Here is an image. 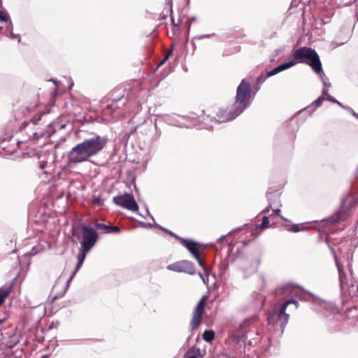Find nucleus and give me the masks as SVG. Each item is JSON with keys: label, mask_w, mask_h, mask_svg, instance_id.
Returning <instances> with one entry per match:
<instances>
[{"label": "nucleus", "mask_w": 358, "mask_h": 358, "mask_svg": "<svg viewBox=\"0 0 358 358\" xmlns=\"http://www.w3.org/2000/svg\"><path fill=\"white\" fill-rule=\"evenodd\" d=\"M250 83H247L245 80H243L237 89L235 110L233 113H227L225 111H220L222 115H218V121H230L239 115L248 106L247 101L250 96Z\"/></svg>", "instance_id": "1"}, {"label": "nucleus", "mask_w": 358, "mask_h": 358, "mask_svg": "<svg viewBox=\"0 0 358 358\" xmlns=\"http://www.w3.org/2000/svg\"><path fill=\"white\" fill-rule=\"evenodd\" d=\"M293 56L300 62L310 65L315 72L320 74L322 77L323 72L321 62L315 50L308 47H301L294 51Z\"/></svg>", "instance_id": "2"}, {"label": "nucleus", "mask_w": 358, "mask_h": 358, "mask_svg": "<svg viewBox=\"0 0 358 358\" xmlns=\"http://www.w3.org/2000/svg\"><path fill=\"white\" fill-rule=\"evenodd\" d=\"M95 156L88 148L84 141L73 147L69 152L68 162L69 164H79L87 161L90 157Z\"/></svg>", "instance_id": "3"}, {"label": "nucleus", "mask_w": 358, "mask_h": 358, "mask_svg": "<svg viewBox=\"0 0 358 358\" xmlns=\"http://www.w3.org/2000/svg\"><path fill=\"white\" fill-rule=\"evenodd\" d=\"M83 241L81 242V250L89 252L95 245L98 235L96 231L92 227L83 226Z\"/></svg>", "instance_id": "4"}, {"label": "nucleus", "mask_w": 358, "mask_h": 358, "mask_svg": "<svg viewBox=\"0 0 358 358\" xmlns=\"http://www.w3.org/2000/svg\"><path fill=\"white\" fill-rule=\"evenodd\" d=\"M113 202L116 205L132 212H137L138 210V206L132 194H124L115 196L113 198Z\"/></svg>", "instance_id": "5"}, {"label": "nucleus", "mask_w": 358, "mask_h": 358, "mask_svg": "<svg viewBox=\"0 0 358 358\" xmlns=\"http://www.w3.org/2000/svg\"><path fill=\"white\" fill-rule=\"evenodd\" d=\"M87 144L88 148L94 155H98L106 146L108 139L106 137L95 136L90 138L83 141Z\"/></svg>", "instance_id": "6"}, {"label": "nucleus", "mask_w": 358, "mask_h": 358, "mask_svg": "<svg viewBox=\"0 0 358 358\" xmlns=\"http://www.w3.org/2000/svg\"><path fill=\"white\" fill-rule=\"evenodd\" d=\"M167 268L171 271L176 272H184L190 275L194 274V264L187 260L178 262L167 266Z\"/></svg>", "instance_id": "7"}, {"label": "nucleus", "mask_w": 358, "mask_h": 358, "mask_svg": "<svg viewBox=\"0 0 358 358\" xmlns=\"http://www.w3.org/2000/svg\"><path fill=\"white\" fill-rule=\"evenodd\" d=\"M205 305H206V299L203 296L199 300V301L198 302V303L195 308V310L194 312V315H193V317L192 320V324H191L192 329L197 328L199 327V325L200 324L201 318V316H202L203 310H204Z\"/></svg>", "instance_id": "8"}, {"label": "nucleus", "mask_w": 358, "mask_h": 358, "mask_svg": "<svg viewBox=\"0 0 358 358\" xmlns=\"http://www.w3.org/2000/svg\"><path fill=\"white\" fill-rule=\"evenodd\" d=\"M293 304L294 305V308L296 309L298 307V302L294 299L288 300L285 302L280 309V311L278 315V320L280 322V327L283 329L285 327L286 324L289 320V315L286 314L285 310L286 308L289 306Z\"/></svg>", "instance_id": "9"}, {"label": "nucleus", "mask_w": 358, "mask_h": 358, "mask_svg": "<svg viewBox=\"0 0 358 358\" xmlns=\"http://www.w3.org/2000/svg\"><path fill=\"white\" fill-rule=\"evenodd\" d=\"M182 243L183 245L189 251V252L194 256V258H198L199 255V250L201 246L198 243L192 240L182 239Z\"/></svg>", "instance_id": "10"}, {"label": "nucleus", "mask_w": 358, "mask_h": 358, "mask_svg": "<svg viewBox=\"0 0 358 358\" xmlns=\"http://www.w3.org/2000/svg\"><path fill=\"white\" fill-rule=\"evenodd\" d=\"M331 251H332V253H333V255H334V259L336 262V266H337V268L338 271L341 286V287H343V285L345 284H346L345 273L344 272L343 266L339 263V262L337 259L335 251L333 249H331Z\"/></svg>", "instance_id": "11"}, {"label": "nucleus", "mask_w": 358, "mask_h": 358, "mask_svg": "<svg viewBox=\"0 0 358 358\" xmlns=\"http://www.w3.org/2000/svg\"><path fill=\"white\" fill-rule=\"evenodd\" d=\"M295 64V62L293 61H290L288 62H285L281 65H279L278 66L274 68L273 70H271L270 72L268 73V75L269 76H273L277 74L278 73L285 70Z\"/></svg>", "instance_id": "12"}, {"label": "nucleus", "mask_w": 358, "mask_h": 358, "mask_svg": "<svg viewBox=\"0 0 358 358\" xmlns=\"http://www.w3.org/2000/svg\"><path fill=\"white\" fill-rule=\"evenodd\" d=\"M12 289L11 286H5L0 288V306L3 304L5 299L9 295Z\"/></svg>", "instance_id": "13"}, {"label": "nucleus", "mask_w": 358, "mask_h": 358, "mask_svg": "<svg viewBox=\"0 0 358 358\" xmlns=\"http://www.w3.org/2000/svg\"><path fill=\"white\" fill-rule=\"evenodd\" d=\"M203 338L204 341H207V342H210L213 340L214 338V336H215V334H214V332L213 331H210V330H206L203 333Z\"/></svg>", "instance_id": "14"}, {"label": "nucleus", "mask_w": 358, "mask_h": 358, "mask_svg": "<svg viewBox=\"0 0 358 358\" xmlns=\"http://www.w3.org/2000/svg\"><path fill=\"white\" fill-rule=\"evenodd\" d=\"M0 21L5 22L9 21V16L6 12L0 11Z\"/></svg>", "instance_id": "15"}, {"label": "nucleus", "mask_w": 358, "mask_h": 358, "mask_svg": "<svg viewBox=\"0 0 358 358\" xmlns=\"http://www.w3.org/2000/svg\"><path fill=\"white\" fill-rule=\"evenodd\" d=\"M82 264H83V262H80V261L78 260V264H77V265H76V270H75V271L73 273V274L71 275V276L69 278V279L68 280L67 282H69L72 280V278H73V276H74L75 273L78 271V269H79V268H80V267L82 266Z\"/></svg>", "instance_id": "16"}, {"label": "nucleus", "mask_w": 358, "mask_h": 358, "mask_svg": "<svg viewBox=\"0 0 358 358\" xmlns=\"http://www.w3.org/2000/svg\"><path fill=\"white\" fill-rule=\"evenodd\" d=\"M95 227L99 229L108 230V229H109V226H107L104 224L98 223V222L95 223Z\"/></svg>", "instance_id": "17"}, {"label": "nucleus", "mask_w": 358, "mask_h": 358, "mask_svg": "<svg viewBox=\"0 0 358 358\" xmlns=\"http://www.w3.org/2000/svg\"><path fill=\"white\" fill-rule=\"evenodd\" d=\"M88 252H85V250H80V255L79 256V259L78 260L81 262L83 263L84 262V259L85 258V256H86V254Z\"/></svg>", "instance_id": "18"}, {"label": "nucleus", "mask_w": 358, "mask_h": 358, "mask_svg": "<svg viewBox=\"0 0 358 358\" xmlns=\"http://www.w3.org/2000/svg\"><path fill=\"white\" fill-rule=\"evenodd\" d=\"M268 223H269L268 218L267 217H264L263 220H262V224H261V226H262V227L266 228V227H267V226H268Z\"/></svg>", "instance_id": "19"}, {"label": "nucleus", "mask_w": 358, "mask_h": 358, "mask_svg": "<svg viewBox=\"0 0 358 358\" xmlns=\"http://www.w3.org/2000/svg\"><path fill=\"white\" fill-rule=\"evenodd\" d=\"M324 101V98H322V96H320L315 101V105L316 107H319L321 106V104Z\"/></svg>", "instance_id": "20"}, {"label": "nucleus", "mask_w": 358, "mask_h": 358, "mask_svg": "<svg viewBox=\"0 0 358 358\" xmlns=\"http://www.w3.org/2000/svg\"><path fill=\"white\" fill-rule=\"evenodd\" d=\"M93 203L98 206H101L103 204V200L100 198H94L93 199Z\"/></svg>", "instance_id": "21"}, {"label": "nucleus", "mask_w": 358, "mask_h": 358, "mask_svg": "<svg viewBox=\"0 0 358 358\" xmlns=\"http://www.w3.org/2000/svg\"><path fill=\"white\" fill-rule=\"evenodd\" d=\"M109 231L114 232V233H119L120 229L117 227H110L108 230Z\"/></svg>", "instance_id": "22"}, {"label": "nucleus", "mask_w": 358, "mask_h": 358, "mask_svg": "<svg viewBox=\"0 0 358 358\" xmlns=\"http://www.w3.org/2000/svg\"><path fill=\"white\" fill-rule=\"evenodd\" d=\"M303 229L300 228V227L299 225H294L292 227L291 231H294V232H298L301 230H302Z\"/></svg>", "instance_id": "23"}, {"label": "nucleus", "mask_w": 358, "mask_h": 358, "mask_svg": "<svg viewBox=\"0 0 358 358\" xmlns=\"http://www.w3.org/2000/svg\"><path fill=\"white\" fill-rule=\"evenodd\" d=\"M171 53H172V52L169 51L167 53V55H166V57L163 59V60L159 63V66L162 65L166 62V60L169 58V57L171 55Z\"/></svg>", "instance_id": "24"}, {"label": "nucleus", "mask_w": 358, "mask_h": 358, "mask_svg": "<svg viewBox=\"0 0 358 358\" xmlns=\"http://www.w3.org/2000/svg\"><path fill=\"white\" fill-rule=\"evenodd\" d=\"M171 53H172V52L169 51L167 53V55H166V57L163 59V60L159 63V66L162 65L166 62V60L169 58V57L171 55Z\"/></svg>", "instance_id": "25"}, {"label": "nucleus", "mask_w": 358, "mask_h": 358, "mask_svg": "<svg viewBox=\"0 0 358 358\" xmlns=\"http://www.w3.org/2000/svg\"><path fill=\"white\" fill-rule=\"evenodd\" d=\"M327 99L331 101H332V102H334V103H336L338 105H339L341 107H343V105L340 102H338L336 99H332L329 95V97L327 98Z\"/></svg>", "instance_id": "26"}, {"label": "nucleus", "mask_w": 358, "mask_h": 358, "mask_svg": "<svg viewBox=\"0 0 358 358\" xmlns=\"http://www.w3.org/2000/svg\"><path fill=\"white\" fill-rule=\"evenodd\" d=\"M10 37L13 38H17L18 41L20 42V36L19 35H17V34H14L13 33L10 32Z\"/></svg>", "instance_id": "27"}, {"label": "nucleus", "mask_w": 358, "mask_h": 358, "mask_svg": "<svg viewBox=\"0 0 358 358\" xmlns=\"http://www.w3.org/2000/svg\"><path fill=\"white\" fill-rule=\"evenodd\" d=\"M195 259L197 260V262H198V263H199V266H201V267H203V262L201 260V259H200V257H199V255L198 256V258H195Z\"/></svg>", "instance_id": "28"}, {"label": "nucleus", "mask_w": 358, "mask_h": 358, "mask_svg": "<svg viewBox=\"0 0 358 358\" xmlns=\"http://www.w3.org/2000/svg\"><path fill=\"white\" fill-rule=\"evenodd\" d=\"M187 358H201L199 355V354L198 355H189Z\"/></svg>", "instance_id": "29"}, {"label": "nucleus", "mask_w": 358, "mask_h": 358, "mask_svg": "<svg viewBox=\"0 0 358 358\" xmlns=\"http://www.w3.org/2000/svg\"><path fill=\"white\" fill-rule=\"evenodd\" d=\"M200 278L203 280V282L205 284H206V282L205 281V278H203V276L202 275V274L201 273H199Z\"/></svg>", "instance_id": "30"}, {"label": "nucleus", "mask_w": 358, "mask_h": 358, "mask_svg": "<svg viewBox=\"0 0 358 358\" xmlns=\"http://www.w3.org/2000/svg\"><path fill=\"white\" fill-rule=\"evenodd\" d=\"M339 220H340V217L338 215H337L336 218H334L333 222H337Z\"/></svg>", "instance_id": "31"}, {"label": "nucleus", "mask_w": 358, "mask_h": 358, "mask_svg": "<svg viewBox=\"0 0 358 358\" xmlns=\"http://www.w3.org/2000/svg\"><path fill=\"white\" fill-rule=\"evenodd\" d=\"M45 163H44V162L41 163V164H40V167H41V169H43L45 168Z\"/></svg>", "instance_id": "32"}, {"label": "nucleus", "mask_w": 358, "mask_h": 358, "mask_svg": "<svg viewBox=\"0 0 358 358\" xmlns=\"http://www.w3.org/2000/svg\"><path fill=\"white\" fill-rule=\"evenodd\" d=\"M322 82H323V85L324 86L326 87H328L327 84L326 83V82L323 80V78H322Z\"/></svg>", "instance_id": "33"}, {"label": "nucleus", "mask_w": 358, "mask_h": 358, "mask_svg": "<svg viewBox=\"0 0 358 358\" xmlns=\"http://www.w3.org/2000/svg\"><path fill=\"white\" fill-rule=\"evenodd\" d=\"M326 93H327V92H326V90H325V89H324V90H323V94H325Z\"/></svg>", "instance_id": "34"}, {"label": "nucleus", "mask_w": 358, "mask_h": 358, "mask_svg": "<svg viewBox=\"0 0 358 358\" xmlns=\"http://www.w3.org/2000/svg\"><path fill=\"white\" fill-rule=\"evenodd\" d=\"M357 291H358V286H357Z\"/></svg>", "instance_id": "35"}]
</instances>
